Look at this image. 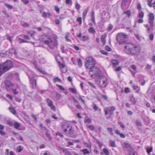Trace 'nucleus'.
Returning a JSON list of instances; mask_svg holds the SVG:
<instances>
[{
	"mask_svg": "<svg viewBox=\"0 0 155 155\" xmlns=\"http://www.w3.org/2000/svg\"><path fill=\"white\" fill-rule=\"evenodd\" d=\"M125 48V52L129 54H138L140 51L139 47L131 43L127 44Z\"/></svg>",
	"mask_w": 155,
	"mask_h": 155,
	"instance_id": "obj_1",
	"label": "nucleus"
},
{
	"mask_svg": "<svg viewBox=\"0 0 155 155\" xmlns=\"http://www.w3.org/2000/svg\"><path fill=\"white\" fill-rule=\"evenodd\" d=\"M13 66L12 62L8 60L5 62L2 69L1 68V75L8 71Z\"/></svg>",
	"mask_w": 155,
	"mask_h": 155,
	"instance_id": "obj_2",
	"label": "nucleus"
},
{
	"mask_svg": "<svg viewBox=\"0 0 155 155\" xmlns=\"http://www.w3.org/2000/svg\"><path fill=\"white\" fill-rule=\"evenodd\" d=\"M127 38V36L125 33H120L117 34L116 39L119 44H121L125 43Z\"/></svg>",
	"mask_w": 155,
	"mask_h": 155,
	"instance_id": "obj_3",
	"label": "nucleus"
},
{
	"mask_svg": "<svg viewBox=\"0 0 155 155\" xmlns=\"http://www.w3.org/2000/svg\"><path fill=\"white\" fill-rule=\"evenodd\" d=\"M95 64V62L93 58L88 57L86 58L85 66L86 68H90L94 66Z\"/></svg>",
	"mask_w": 155,
	"mask_h": 155,
	"instance_id": "obj_4",
	"label": "nucleus"
},
{
	"mask_svg": "<svg viewBox=\"0 0 155 155\" xmlns=\"http://www.w3.org/2000/svg\"><path fill=\"white\" fill-rule=\"evenodd\" d=\"M64 132L67 134H72L74 133V129L72 126L69 124L64 125L62 126Z\"/></svg>",
	"mask_w": 155,
	"mask_h": 155,
	"instance_id": "obj_5",
	"label": "nucleus"
},
{
	"mask_svg": "<svg viewBox=\"0 0 155 155\" xmlns=\"http://www.w3.org/2000/svg\"><path fill=\"white\" fill-rule=\"evenodd\" d=\"M54 41H52V38H50V40H49L46 44L48 45V46L51 49H53L57 44V42L56 40L57 39V36L54 35Z\"/></svg>",
	"mask_w": 155,
	"mask_h": 155,
	"instance_id": "obj_6",
	"label": "nucleus"
},
{
	"mask_svg": "<svg viewBox=\"0 0 155 155\" xmlns=\"http://www.w3.org/2000/svg\"><path fill=\"white\" fill-rule=\"evenodd\" d=\"M91 68V69L89 71V74L91 75V77L93 75H97L99 73L100 70L98 68L93 66Z\"/></svg>",
	"mask_w": 155,
	"mask_h": 155,
	"instance_id": "obj_7",
	"label": "nucleus"
},
{
	"mask_svg": "<svg viewBox=\"0 0 155 155\" xmlns=\"http://www.w3.org/2000/svg\"><path fill=\"white\" fill-rule=\"evenodd\" d=\"M107 79L104 76H102L100 78L99 81V85L101 87H104L107 85Z\"/></svg>",
	"mask_w": 155,
	"mask_h": 155,
	"instance_id": "obj_8",
	"label": "nucleus"
},
{
	"mask_svg": "<svg viewBox=\"0 0 155 155\" xmlns=\"http://www.w3.org/2000/svg\"><path fill=\"white\" fill-rule=\"evenodd\" d=\"M154 16L152 13H150L149 15V23L151 28H153L154 25Z\"/></svg>",
	"mask_w": 155,
	"mask_h": 155,
	"instance_id": "obj_9",
	"label": "nucleus"
},
{
	"mask_svg": "<svg viewBox=\"0 0 155 155\" xmlns=\"http://www.w3.org/2000/svg\"><path fill=\"white\" fill-rule=\"evenodd\" d=\"M115 110V108L114 107H106L104 109L105 114V115H107L108 114V111L110 114L112 115L113 114V111Z\"/></svg>",
	"mask_w": 155,
	"mask_h": 155,
	"instance_id": "obj_10",
	"label": "nucleus"
},
{
	"mask_svg": "<svg viewBox=\"0 0 155 155\" xmlns=\"http://www.w3.org/2000/svg\"><path fill=\"white\" fill-rule=\"evenodd\" d=\"M51 37L48 35H43L41 36L40 38V40L42 42L46 44L48 42V41L50 40Z\"/></svg>",
	"mask_w": 155,
	"mask_h": 155,
	"instance_id": "obj_11",
	"label": "nucleus"
},
{
	"mask_svg": "<svg viewBox=\"0 0 155 155\" xmlns=\"http://www.w3.org/2000/svg\"><path fill=\"white\" fill-rule=\"evenodd\" d=\"M5 83L6 85V88L7 91L9 90L10 89H11L12 87H14V85L9 80H5Z\"/></svg>",
	"mask_w": 155,
	"mask_h": 155,
	"instance_id": "obj_12",
	"label": "nucleus"
},
{
	"mask_svg": "<svg viewBox=\"0 0 155 155\" xmlns=\"http://www.w3.org/2000/svg\"><path fill=\"white\" fill-rule=\"evenodd\" d=\"M29 78L30 80L31 85L32 87L34 89L35 88L36 86V81L35 79H34L33 78L29 76Z\"/></svg>",
	"mask_w": 155,
	"mask_h": 155,
	"instance_id": "obj_13",
	"label": "nucleus"
},
{
	"mask_svg": "<svg viewBox=\"0 0 155 155\" xmlns=\"http://www.w3.org/2000/svg\"><path fill=\"white\" fill-rule=\"evenodd\" d=\"M47 102L48 103V106L50 107L53 110H55V107L54 105H53L52 101L49 98H48L47 100Z\"/></svg>",
	"mask_w": 155,
	"mask_h": 155,
	"instance_id": "obj_14",
	"label": "nucleus"
},
{
	"mask_svg": "<svg viewBox=\"0 0 155 155\" xmlns=\"http://www.w3.org/2000/svg\"><path fill=\"white\" fill-rule=\"evenodd\" d=\"M13 125L15 128L19 130H25V127H23L22 129L19 128V127L20 126V124L17 122H15L14 123Z\"/></svg>",
	"mask_w": 155,
	"mask_h": 155,
	"instance_id": "obj_15",
	"label": "nucleus"
},
{
	"mask_svg": "<svg viewBox=\"0 0 155 155\" xmlns=\"http://www.w3.org/2000/svg\"><path fill=\"white\" fill-rule=\"evenodd\" d=\"M59 64L61 72L63 73L66 72L67 71V69L65 67V65L63 64H61L60 62H59Z\"/></svg>",
	"mask_w": 155,
	"mask_h": 155,
	"instance_id": "obj_16",
	"label": "nucleus"
},
{
	"mask_svg": "<svg viewBox=\"0 0 155 155\" xmlns=\"http://www.w3.org/2000/svg\"><path fill=\"white\" fill-rule=\"evenodd\" d=\"M123 147L124 148H126L128 150L130 149V145L129 143H124L123 144Z\"/></svg>",
	"mask_w": 155,
	"mask_h": 155,
	"instance_id": "obj_17",
	"label": "nucleus"
},
{
	"mask_svg": "<svg viewBox=\"0 0 155 155\" xmlns=\"http://www.w3.org/2000/svg\"><path fill=\"white\" fill-rule=\"evenodd\" d=\"M106 37V34H104L101 36V41L103 43V45H105L106 43L105 38Z\"/></svg>",
	"mask_w": 155,
	"mask_h": 155,
	"instance_id": "obj_18",
	"label": "nucleus"
},
{
	"mask_svg": "<svg viewBox=\"0 0 155 155\" xmlns=\"http://www.w3.org/2000/svg\"><path fill=\"white\" fill-rule=\"evenodd\" d=\"M23 147L21 146H18L16 148V151L18 152H21L23 149Z\"/></svg>",
	"mask_w": 155,
	"mask_h": 155,
	"instance_id": "obj_19",
	"label": "nucleus"
},
{
	"mask_svg": "<svg viewBox=\"0 0 155 155\" xmlns=\"http://www.w3.org/2000/svg\"><path fill=\"white\" fill-rule=\"evenodd\" d=\"M112 63L113 66L114 67H115L117 64L119 63L118 61L117 60H113L112 61Z\"/></svg>",
	"mask_w": 155,
	"mask_h": 155,
	"instance_id": "obj_20",
	"label": "nucleus"
},
{
	"mask_svg": "<svg viewBox=\"0 0 155 155\" xmlns=\"http://www.w3.org/2000/svg\"><path fill=\"white\" fill-rule=\"evenodd\" d=\"M144 15V13L142 12L141 10L139 11L138 17L139 18H142L143 17Z\"/></svg>",
	"mask_w": 155,
	"mask_h": 155,
	"instance_id": "obj_21",
	"label": "nucleus"
},
{
	"mask_svg": "<svg viewBox=\"0 0 155 155\" xmlns=\"http://www.w3.org/2000/svg\"><path fill=\"white\" fill-rule=\"evenodd\" d=\"M18 40V41L19 43H28L29 42L27 41H26V40H25L23 39H21V38H18L17 39Z\"/></svg>",
	"mask_w": 155,
	"mask_h": 155,
	"instance_id": "obj_22",
	"label": "nucleus"
},
{
	"mask_svg": "<svg viewBox=\"0 0 155 155\" xmlns=\"http://www.w3.org/2000/svg\"><path fill=\"white\" fill-rule=\"evenodd\" d=\"M91 21L92 22L95 23V15L93 11L91 12Z\"/></svg>",
	"mask_w": 155,
	"mask_h": 155,
	"instance_id": "obj_23",
	"label": "nucleus"
},
{
	"mask_svg": "<svg viewBox=\"0 0 155 155\" xmlns=\"http://www.w3.org/2000/svg\"><path fill=\"white\" fill-rule=\"evenodd\" d=\"M81 150L83 152L84 155L87 154H89L90 153L89 151L87 149Z\"/></svg>",
	"mask_w": 155,
	"mask_h": 155,
	"instance_id": "obj_24",
	"label": "nucleus"
},
{
	"mask_svg": "<svg viewBox=\"0 0 155 155\" xmlns=\"http://www.w3.org/2000/svg\"><path fill=\"white\" fill-rule=\"evenodd\" d=\"M88 10H86L84 11L83 13L82 18L84 20L85 19V17L86 16L87 14Z\"/></svg>",
	"mask_w": 155,
	"mask_h": 155,
	"instance_id": "obj_25",
	"label": "nucleus"
},
{
	"mask_svg": "<svg viewBox=\"0 0 155 155\" xmlns=\"http://www.w3.org/2000/svg\"><path fill=\"white\" fill-rule=\"evenodd\" d=\"M131 102L133 104L136 103V101L135 100V98L134 97H131L130 98Z\"/></svg>",
	"mask_w": 155,
	"mask_h": 155,
	"instance_id": "obj_26",
	"label": "nucleus"
},
{
	"mask_svg": "<svg viewBox=\"0 0 155 155\" xmlns=\"http://www.w3.org/2000/svg\"><path fill=\"white\" fill-rule=\"evenodd\" d=\"M9 109L10 112L14 114H15L16 112L14 108L13 107H11L9 108Z\"/></svg>",
	"mask_w": 155,
	"mask_h": 155,
	"instance_id": "obj_27",
	"label": "nucleus"
},
{
	"mask_svg": "<svg viewBox=\"0 0 155 155\" xmlns=\"http://www.w3.org/2000/svg\"><path fill=\"white\" fill-rule=\"evenodd\" d=\"M69 35V32H67L65 34V38L66 39V40L67 41H70L71 40L70 39L68 38V36Z\"/></svg>",
	"mask_w": 155,
	"mask_h": 155,
	"instance_id": "obj_28",
	"label": "nucleus"
},
{
	"mask_svg": "<svg viewBox=\"0 0 155 155\" xmlns=\"http://www.w3.org/2000/svg\"><path fill=\"white\" fill-rule=\"evenodd\" d=\"M48 130H47V131H46V135L48 139L50 140H51V138L50 134L48 133Z\"/></svg>",
	"mask_w": 155,
	"mask_h": 155,
	"instance_id": "obj_29",
	"label": "nucleus"
},
{
	"mask_svg": "<svg viewBox=\"0 0 155 155\" xmlns=\"http://www.w3.org/2000/svg\"><path fill=\"white\" fill-rule=\"evenodd\" d=\"M103 151L106 155H109V151L107 149L105 148H104Z\"/></svg>",
	"mask_w": 155,
	"mask_h": 155,
	"instance_id": "obj_30",
	"label": "nucleus"
},
{
	"mask_svg": "<svg viewBox=\"0 0 155 155\" xmlns=\"http://www.w3.org/2000/svg\"><path fill=\"white\" fill-rule=\"evenodd\" d=\"M108 131L110 132V134L111 135H113L114 134V133L113 132V130L112 128L111 127H108L107 128Z\"/></svg>",
	"mask_w": 155,
	"mask_h": 155,
	"instance_id": "obj_31",
	"label": "nucleus"
},
{
	"mask_svg": "<svg viewBox=\"0 0 155 155\" xmlns=\"http://www.w3.org/2000/svg\"><path fill=\"white\" fill-rule=\"evenodd\" d=\"M89 31L92 33H94L95 32V31L93 27H91L89 29Z\"/></svg>",
	"mask_w": 155,
	"mask_h": 155,
	"instance_id": "obj_32",
	"label": "nucleus"
},
{
	"mask_svg": "<svg viewBox=\"0 0 155 155\" xmlns=\"http://www.w3.org/2000/svg\"><path fill=\"white\" fill-rule=\"evenodd\" d=\"M153 148L151 147L147 148V151L148 153V154H149L150 152L152 151V150Z\"/></svg>",
	"mask_w": 155,
	"mask_h": 155,
	"instance_id": "obj_33",
	"label": "nucleus"
},
{
	"mask_svg": "<svg viewBox=\"0 0 155 155\" xmlns=\"http://www.w3.org/2000/svg\"><path fill=\"white\" fill-rule=\"evenodd\" d=\"M56 97L58 100L60 99L61 97V96L59 93H57L56 96Z\"/></svg>",
	"mask_w": 155,
	"mask_h": 155,
	"instance_id": "obj_34",
	"label": "nucleus"
},
{
	"mask_svg": "<svg viewBox=\"0 0 155 155\" xmlns=\"http://www.w3.org/2000/svg\"><path fill=\"white\" fill-rule=\"evenodd\" d=\"M130 68L135 71H136L137 70V68L136 66L134 64L131 65L130 66Z\"/></svg>",
	"mask_w": 155,
	"mask_h": 155,
	"instance_id": "obj_35",
	"label": "nucleus"
},
{
	"mask_svg": "<svg viewBox=\"0 0 155 155\" xmlns=\"http://www.w3.org/2000/svg\"><path fill=\"white\" fill-rule=\"evenodd\" d=\"M69 91L70 92L74 94H76L77 93V91L74 88H70Z\"/></svg>",
	"mask_w": 155,
	"mask_h": 155,
	"instance_id": "obj_36",
	"label": "nucleus"
},
{
	"mask_svg": "<svg viewBox=\"0 0 155 155\" xmlns=\"http://www.w3.org/2000/svg\"><path fill=\"white\" fill-rule=\"evenodd\" d=\"M78 65L79 67H81L82 65V62L80 59H78L77 60Z\"/></svg>",
	"mask_w": 155,
	"mask_h": 155,
	"instance_id": "obj_37",
	"label": "nucleus"
},
{
	"mask_svg": "<svg viewBox=\"0 0 155 155\" xmlns=\"http://www.w3.org/2000/svg\"><path fill=\"white\" fill-rule=\"evenodd\" d=\"M37 71L41 72L43 74H46V72L45 71H42L40 69L38 68H37Z\"/></svg>",
	"mask_w": 155,
	"mask_h": 155,
	"instance_id": "obj_38",
	"label": "nucleus"
},
{
	"mask_svg": "<svg viewBox=\"0 0 155 155\" xmlns=\"http://www.w3.org/2000/svg\"><path fill=\"white\" fill-rule=\"evenodd\" d=\"M124 13L127 14V16L129 17L130 16L131 12L130 11L128 10L126 12H124Z\"/></svg>",
	"mask_w": 155,
	"mask_h": 155,
	"instance_id": "obj_39",
	"label": "nucleus"
},
{
	"mask_svg": "<svg viewBox=\"0 0 155 155\" xmlns=\"http://www.w3.org/2000/svg\"><path fill=\"white\" fill-rule=\"evenodd\" d=\"M153 0H147L148 5L149 7H152V2Z\"/></svg>",
	"mask_w": 155,
	"mask_h": 155,
	"instance_id": "obj_40",
	"label": "nucleus"
},
{
	"mask_svg": "<svg viewBox=\"0 0 155 155\" xmlns=\"http://www.w3.org/2000/svg\"><path fill=\"white\" fill-rule=\"evenodd\" d=\"M65 3L67 5L70 4L71 5L72 4L71 0H66Z\"/></svg>",
	"mask_w": 155,
	"mask_h": 155,
	"instance_id": "obj_41",
	"label": "nucleus"
},
{
	"mask_svg": "<svg viewBox=\"0 0 155 155\" xmlns=\"http://www.w3.org/2000/svg\"><path fill=\"white\" fill-rule=\"evenodd\" d=\"M110 144L111 146L113 147H116L115 142L114 141H110Z\"/></svg>",
	"mask_w": 155,
	"mask_h": 155,
	"instance_id": "obj_42",
	"label": "nucleus"
},
{
	"mask_svg": "<svg viewBox=\"0 0 155 155\" xmlns=\"http://www.w3.org/2000/svg\"><path fill=\"white\" fill-rule=\"evenodd\" d=\"M88 84L91 87L95 89L96 88V87L91 82H88Z\"/></svg>",
	"mask_w": 155,
	"mask_h": 155,
	"instance_id": "obj_43",
	"label": "nucleus"
},
{
	"mask_svg": "<svg viewBox=\"0 0 155 155\" xmlns=\"http://www.w3.org/2000/svg\"><path fill=\"white\" fill-rule=\"evenodd\" d=\"M22 25L23 27H28L29 26V24L27 22H25L22 24Z\"/></svg>",
	"mask_w": 155,
	"mask_h": 155,
	"instance_id": "obj_44",
	"label": "nucleus"
},
{
	"mask_svg": "<svg viewBox=\"0 0 155 155\" xmlns=\"http://www.w3.org/2000/svg\"><path fill=\"white\" fill-rule=\"evenodd\" d=\"M88 37L85 35L83 36H82V40L83 41H86L88 39Z\"/></svg>",
	"mask_w": 155,
	"mask_h": 155,
	"instance_id": "obj_45",
	"label": "nucleus"
},
{
	"mask_svg": "<svg viewBox=\"0 0 155 155\" xmlns=\"http://www.w3.org/2000/svg\"><path fill=\"white\" fill-rule=\"evenodd\" d=\"M5 5L9 9H11L12 8V6L7 4H5Z\"/></svg>",
	"mask_w": 155,
	"mask_h": 155,
	"instance_id": "obj_46",
	"label": "nucleus"
},
{
	"mask_svg": "<svg viewBox=\"0 0 155 155\" xmlns=\"http://www.w3.org/2000/svg\"><path fill=\"white\" fill-rule=\"evenodd\" d=\"M11 89H12L14 93L15 94H18V91H17L16 89H14V87H12Z\"/></svg>",
	"mask_w": 155,
	"mask_h": 155,
	"instance_id": "obj_47",
	"label": "nucleus"
},
{
	"mask_svg": "<svg viewBox=\"0 0 155 155\" xmlns=\"http://www.w3.org/2000/svg\"><path fill=\"white\" fill-rule=\"evenodd\" d=\"M2 12L3 14L7 17H9V15L6 12V11L5 10H3L2 11Z\"/></svg>",
	"mask_w": 155,
	"mask_h": 155,
	"instance_id": "obj_48",
	"label": "nucleus"
},
{
	"mask_svg": "<svg viewBox=\"0 0 155 155\" xmlns=\"http://www.w3.org/2000/svg\"><path fill=\"white\" fill-rule=\"evenodd\" d=\"M41 16L44 18H46L47 17V13L45 12H42L41 14Z\"/></svg>",
	"mask_w": 155,
	"mask_h": 155,
	"instance_id": "obj_49",
	"label": "nucleus"
},
{
	"mask_svg": "<svg viewBox=\"0 0 155 155\" xmlns=\"http://www.w3.org/2000/svg\"><path fill=\"white\" fill-rule=\"evenodd\" d=\"M77 20L79 22V24H81L82 23V18L81 17H78L77 18Z\"/></svg>",
	"mask_w": 155,
	"mask_h": 155,
	"instance_id": "obj_50",
	"label": "nucleus"
},
{
	"mask_svg": "<svg viewBox=\"0 0 155 155\" xmlns=\"http://www.w3.org/2000/svg\"><path fill=\"white\" fill-rule=\"evenodd\" d=\"M113 26L111 25H109L107 28V30L109 31H111L113 28Z\"/></svg>",
	"mask_w": 155,
	"mask_h": 155,
	"instance_id": "obj_51",
	"label": "nucleus"
},
{
	"mask_svg": "<svg viewBox=\"0 0 155 155\" xmlns=\"http://www.w3.org/2000/svg\"><path fill=\"white\" fill-rule=\"evenodd\" d=\"M129 155H137V154L136 152L132 150Z\"/></svg>",
	"mask_w": 155,
	"mask_h": 155,
	"instance_id": "obj_52",
	"label": "nucleus"
},
{
	"mask_svg": "<svg viewBox=\"0 0 155 155\" xmlns=\"http://www.w3.org/2000/svg\"><path fill=\"white\" fill-rule=\"evenodd\" d=\"M54 82H61V80L59 78L57 77L54 79Z\"/></svg>",
	"mask_w": 155,
	"mask_h": 155,
	"instance_id": "obj_53",
	"label": "nucleus"
},
{
	"mask_svg": "<svg viewBox=\"0 0 155 155\" xmlns=\"http://www.w3.org/2000/svg\"><path fill=\"white\" fill-rule=\"evenodd\" d=\"M144 25L146 28H147V31H149L150 30V28L149 27L148 24H145Z\"/></svg>",
	"mask_w": 155,
	"mask_h": 155,
	"instance_id": "obj_54",
	"label": "nucleus"
},
{
	"mask_svg": "<svg viewBox=\"0 0 155 155\" xmlns=\"http://www.w3.org/2000/svg\"><path fill=\"white\" fill-rule=\"evenodd\" d=\"M88 127L91 130H94V128L93 125H90L88 126Z\"/></svg>",
	"mask_w": 155,
	"mask_h": 155,
	"instance_id": "obj_55",
	"label": "nucleus"
},
{
	"mask_svg": "<svg viewBox=\"0 0 155 155\" xmlns=\"http://www.w3.org/2000/svg\"><path fill=\"white\" fill-rule=\"evenodd\" d=\"M136 124L137 126H141L142 124L140 121L139 120H137L136 121Z\"/></svg>",
	"mask_w": 155,
	"mask_h": 155,
	"instance_id": "obj_56",
	"label": "nucleus"
},
{
	"mask_svg": "<svg viewBox=\"0 0 155 155\" xmlns=\"http://www.w3.org/2000/svg\"><path fill=\"white\" fill-rule=\"evenodd\" d=\"M21 1L25 5L28 4L29 2V1L28 0H21Z\"/></svg>",
	"mask_w": 155,
	"mask_h": 155,
	"instance_id": "obj_57",
	"label": "nucleus"
},
{
	"mask_svg": "<svg viewBox=\"0 0 155 155\" xmlns=\"http://www.w3.org/2000/svg\"><path fill=\"white\" fill-rule=\"evenodd\" d=\"M24 38L25 39L29 40L30 39V38L27 35H24L23 36Z\"/></svg>",
	"mask_w": 155,
	"mask_h": 155,
	"instance_id": "obj_58",
	"label": "nucleus"
},
{
	"mask_svg": "<svg viewBox=\"0 0 155 155\" xmlns=\"http://www.w3.org/2000/svg\"><path fill=\"white\" fill-rule=\"evenodd\" d=\"M105 49L108 51H110L111 50V48L108 46H106L105 47Z\"/></svg>",
	"mask_w": 155,
	"mask_h": 155,
	"instance_id": "obj_59",
	"label": "nucleus"
},
{
	"mask_svg": "<svg viewBox=\"0 0 155 155\" xmlns=\"http://www.w3.org/2000/svg\"><path fill=\"white\" fill-rule=\"evenodd\" d=\"M80 5L78 4L77 3L75 5L76 8L78 10L80 9Z\"/></svg>",
	"mask_w": 155,
	"mask_h": 155,
	"instance_id": "obj_60",
	"label": "nucleus"
},
{
	"mask_svg": "<svg viewBox=\"0 0 155 155\" xmlns=\"http://www.w3.org/2000/svg\"><path fill=\"white\" fill-rule=\"evenodd\" d=\"M6 96L9 99L11 100H12L13 99L12 96H11L9 94H7Z\"/></svg>",
	"mask_w": 155,
	"mask_h": 155,
	"instance_id": "obj_61",
	"label": "nucleus"
},
{
	"mask_svg": "<svg viewBox=\"0 0 155 155\" xmlns=\"http://www.w3.org/2000/svg\"><path fill=\"white\" fill-rule=\"evenodd\" d=\"M153 38H154V36L153 34H151L150 35L149 38L151 40L153 41Z\"/></svg>",
	"mask_w": 155,
	"mask_h": 155,
	"instance_id": "obj_62",
	"label": "nucleus"
},
{
	"mask_svg": "<svg viewBox=\"0 0 155 155\" xmlns=\"http://www.w3.org/2000/svg\"><path fill=\"white\" fill-rule=\"evenodd\" d=\"M55 10L58 13L59 12V9L57 6H55Z\"/></svg>",
	"mask_w": 155,
	"mask_h": 155,
	"instance_id": "obj_63",
	"label": "nucleus"
},
{
	"mask_svg": "<svg viewBox=\"0 0 155 155\" xmlns=\"http://www.w3.org/2000/svg\"><path fill=\"white\" fill-rule=\"evenodd\" d=\"M124 91L126 93H128L130 91L129 88L128 87L126 88L125 90Z\"/></svg>",
	"mask_w": 155,
	"mask_h": 155,
	"instance_id": "obj_64",
	"label": "nucleus"
}]
</instances>
